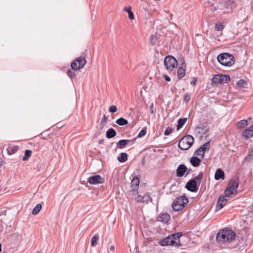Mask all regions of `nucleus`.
Returning <instances> with one entry per match:
<instances>
[{
	"label": "nucleus",
	"instance_id": "9b49d317",
	"mask_svg": "<svg viewBox=\"0 0 253 253\" xmlns=\"http://www.w3.org/2000/svg\"><path fill=\"white\" fill-rule=\"evenodd\" d=\"M197 184L194 180H189L186 185V188L190 191L196 192L198 190Z\"/></svg>",
	"mask_w": 253,
	"mask_h": 253
},
{
	"label": "nucleus",
	"instance_id": "a18cd8bd",
	"mask_svg": "<svg viewBox=\"0 0 253 253\" xmlns=\"http://www.w3.org/2000/svg\"><path fill=\"white\" fill-rule=\"evenodd\" d=\"M190 99V96L189 94H185L184 97V100L185 102H189Z\"/></svg>",
	"mask_w": 253,
	"mask_h": 253
},
{
	"label": "nucleus",
	"instance_id": "4be33fe9",
	"mask_svg": "<svg viewBox=\"0 0 253 253\" xmlns=\"http://www.w3.org/2000/svg\"><path fill=\"white\" fill-rule=\"evenodd\" d=\"M117 134L114 129L111 128L106 131V136L107 138H111L115 137Z\"/></svg>",
	"mask_w": 253,
	"mask_h": 253
},
{
	"label": "nucleus",
	"instance_id": "1a4fd4ad",
	"mask_svg": "<svg viewBox=\"0 0 253 253\" xmlns=\"http://www.w3.org/2000/svg\"><path fill=\"white\" fill-rule=\"evenodd\" d=\"M104 179L99 175H95L88 178L87 182L90 184H97L103 183Z\"/></svg>",
	"mask_w": 253,
	"mask_h": 253
},
{
	"label": "nucleus",
	"instance_id": "2eb2a0df",
	"mask_svg": "<svg viewBox=\"0 0 253 253\" xmlns=\"http://www.w3.org/2000/svg\"><path fill=\"white\" fill-rule=\"evenodd\" d=\"M187 169V168L184 165L181 164L180 165L176 170V175L178 177H182L184 174L186 170Z\"/></svg>",
	"mask_w": 253,
	"mask_h": 253
},
{
	"label": "nucleus",
	"instance_id": "de8ad7c7",
	"mask_svg": "<svg viewBox=\"0 0 253 253\" xmlns=\"http://www.w3.org/2000/svg\"><path fill=\"white\" fill-rule=\"evenodd\" d=\"M164 77L167 82H169L170 81V78L168 76L164 75Z\"/></svg>",
	"mask_w": 253,
	"mask_h": 253
},
{
	"label": "nucleus",
	"instance_id": "a211bd4d",
	"mask_svg": "<svg viewBox=\"0 0 253 253\" xmlns=\"http://www.w3.org/2000/svg\"><path fill=\"white\" fill-rule=\"evenodd\" d=\"M185 66L184 65L182 67H179L177 70V78L181 80L185 75Z\"/></svg>",
	"mask_w": 253,
	"mask_h": 253
},
{
	"label": "nucleus",
	"instance_id": "4468645a",
	"mask_svg": "<svg viewBox=\"0 0 253 253\" xmlns=\"http://www.w3.org/2000/svg\"><path fill=\"white\" fill-rule=\"evenodd\" d=\"M158 38L157 32L155 31L152 33L149 38V42L151 45H154L158 42Z\"/></svg>",
	"mask_w": 253,
	"mask_h": 253
},
{
	"label": "nucleus",
	"instance_id": "bb28decb",
	"mask_svg": "<svg viewBox=\"0 0 253 253\" xmlns=\"http://www.w3.org/2000/svg\"><path fill=\"white\" fill-rule=\"evenodd\" d=\"M187 121V118H184L182 119H179L178 120V125L176 126L177 130H179L185 124L186 122Z\"/></svg>",
	"mask_w": 253,
	"mask_h": 253
},
{
	"label": "nucleus",
	"instance_id": "b1692460",
	"mask_svg": "<svg viewBox=\"0 0 253 253\" xmlns=\"http://www.w3.org/2000/svg\"><path fill=\"white\" fill-rule=\"evenodd\" d=\"M150 199V196L148 195H145L143 197H141L140 195H139L136 199L138 201H140L142 202H147Z\"/></svg>",
	"mask_w": 253,
	"mask_h": 253
},
{
	"label": "nucleus",
	"instance_id": "e433bc0d",
	"mask_svg": "<svg viewBox=\"0 0 253 253\" xmlns=\"http://www.w3.org/2000/svg\"><path fill=\"white\" fill-rule=\"evenodd\" d=\"M146 133V129L145 128H143L140 130V131L139 132L137 137V138H141L144 135H145Z\"/></svg>",
	"mask_w": 253,
	"mask_h": 253
},
{
	"label": "nucleus",
	"instance_id": "423d86ee",
	"mask_svg": "<svg viewBox=\"0 0 253 253\" xmlns=\"http://www.w3.org/2000/svg\"><path fill=\"white\" fill-rule=\"evenodd\" d=\"M164 65L167 70L171 71L177 68V60L173 56L169 55L164 59Z\"/></svg>",
	"mask_w": 253,
	"mask_h": 253
},
{
	"label": "nucleus",
	"instance_id": "6e6d98bb",
	"mask_svg": "<svg viewBox=\"0 0 253 253\" xmlns=\"http://www.w3.org/2000/svg\"><path fill=\"white\" fill-rule=\"evenodd\" d=\"M1 251V244L0 243V253Z\"/></svg>",
	"mask_w": 253,
	"mask_h": 253
},
{
	"label": "nucleus",
	"instance_id": "7c9ffc66",
	"mask_svg": "<svg viewBox=\"0 0 253 253\" xmlns=\"http://www.w3.org/2000/svg\"><path fill=\"white\" fill-rule=\"evenodd\" d=\"M42 209V205L41 204H38L34 208L32 211V214L33 215L37 214Z\"/></svg>",
	"mask_w": 253,
	"mask_h": 253
},
{
	"label": "nucleus",
	"instance_id": "dca6fc26",
	"mask_svg": "<svg viewBox=\"0 0 253 253\" xmlns=\"http://www.w3.org/2000/svg\"><path fill=\"white\" fill-rule=\"evenodd\" d=\"M239 185V178L237 177H233L230 181L229 186L231 188H234L237 190Z\"/></svg>",
	"mask_w": 253,
	"mask_h": 253
},
{
	"label": "nucleus",
	"instance_id": "ea45409f",
	"mask_svg": "<svg viewBox=\"0 0 253 253\" xmlns=\"http://www.w3.org/2000/svg\"><path fill=\"white\" fill-rule=\"evenodd\" d=\"M67 73V75H68V76L69 77H70L71 78H73L76 76L75 72L71 70H68Z\"/></svg>",
	"mask_w": 253,
	"mask_h": 253
},
{
	"label": "nucleus",
	"instance_id": "a878e982",
	"mask_svg": "<svg viewBox=\"0 0 253 253\" xmlns=\"http://www.w3.org/2000/svg\"><path fill=\"white\" fill-rule=\"evenodd\" d=\"M99 240V236L97 234H95L91 239V247H95L97 245L98 241Z\"/></svg>",
	"mask_w": 253,
	"mask_h": 253
},
{
	"label": "nucleus",
	"instance_id": "4d7b16f0",
	"mask_svg": "<svg viewBox=\"0 0 253 253\" xmlns=\"http://www.w3.org/2000/svg\"><path fill=\"white\" fill-rule=\"evenodd\" d=\"M151 111L152 113H153L154 112V111L152 108H151Z\"/></svg>",
	"mask_w": 253,
	"mask_h": 253
},
{
	"label": "nucleus",
	"instance_id": "f257e3e1",
	"mask_svg": "<svg viewBox=\"0 0 253 253\" xmlns=\"http://www.w3.org/2000/svg\"><path fill=\"white\" fill-rule=\"evenodd\" d=\"M235 238V233L228 228L220 230L216 236L217 241L220 243H230L234 240Z\"/></svg>",
	"mask_w": 253,
	"mask_h": 253
},
{
	"label": "nucleus",
	"instance_id": "473e14b6",
	"mask_svg": "<svg viewBox=\"0 0 253 253\" xmlns=\"http://www.w3.org/2000/svg\"><path fill=\"white\" fill-rule=\"evenodd\" d=\"M247 85V82L244 80H240L237 83V85L240 88H245Z\"/></svg>",
	"mask_w": 253,
	"mask_h": 253
},
{
	"label": "nucleus",
	"instance_id": "4c0bfd02",
	"mask_svg": "<svg viewBox=\"0 0 253 253\" xmlns=\"http://www.w3.org/2000/svg\"><path fill=\"white\" fill-rule=\"evenodd\" d=\"M200 149L205 153L206 150L209 148V142L205 143L202 146H201Z\"/></svg>",
	"mask_w": 253,
	"mask_h": 253
},
{
	"label": "nucleus",
	"instance_id": "6ab92c4d",
	"mask_svg": "<svg viewBox=\"0 0 253 253\" xmlns=\"http://www.w3.org/2000/svg\"><path fill=\"white\" fill-rule=\"evenodd\" d=\"M214 178L216 180L223 179L224 178V171L221 169H218L215 171Z\"/></svg>",
	"mask_w": 253,
	"mask_h": 253
},
{
	"label": "nucleus",
	"instance_id": "09e8293b",
	"mask_svg": "<svg viewBox=\"0 0 253 253\" xmlns=\"http://www.w3.org/2000/svg\"><path fill=\"white\" fill-rule=\"evenodd\" d=\"M140 95L141 97H144L143 92L142 90L140 91Z\"/></svg>",
	"mask_w": 253,
	"mask_h": 253
},
{
	"label": "nucleus",
	"instance_id": "a19ab883",
	"mask_svg": "<svg viewBox=\"0 0 253 253\" xmlns=\"http://www.w3.org/2000/svg\"><path fill=\"white\" fill-rule=\"evenodd\" d=\"M18 150V149L16 147H12L9 148L8 150V152L9 154H12L16 152Z\"/></svg>",
	"mask_w": 253,
	"mask_h": 253
},
{
	"label": "nucleus",
	"instance_id": "603ef678",
	"mask_svg": "<svg viewBox=\"0 0 253 253\" xmlns=\"http://www.w3.org/2000/svg\"><path fill=\"white\" fill-rule=\"evenodd\" d=\"M167 157L166 155H165L164 156H163V158H162L163 160H164Z\"/></svg>",
	"mask_w": 253,
	"mask_h": 253
},
{
	"label": "nucleus",
	"instance_id": "412c9836",
	"mask_svg": "<svg viewBox=\"0 0 253 253\" xmlns=\"http://www.w3.org/2000/svg\"><path fill=\"white\" fill-rule=\"evenodd\" d=\"M130 141V140L127 139H122L119 140L117 143V146L118 148L122 149L125 147Z\"/></svg>",
	"mask_w": 253,
	"mask_h": 253
},
{
	"label": "nucleus",
	"instance_id": "f704fd0d",
	"mask_svg": "<svg viewBox=\"0 0 253 253\" xmlns=\"http://www.w3.org/2000/svg\"><path fill=\"white\" fill-rule=\"evenodd\" d=\"M194 154L198 156H201L202 158L204 156L205 153L200 149V147L198 148L195 152Z\"/></svg>",
	"mask_w": 253,
	"mask_h": 253
},
{
	"label": "nucleus",
	"instance_id": "79ce46f5",
	"mask_svg": "<svg viewBox=\"0 0 253 253\" xmlns=\"http://www.w3.org/2000/svg\"><path fill=\"white\" fill-rule=\"evenodd\" d=\"M215 30L218 31H222L224 27L221 24H216L215 26Z\"/></svg>",
	"mask_w": 253,
	"mask_h": 253
},
{
	"label": "nucleus",
	"instance_id": "6e6552de",
	"mask_svg": "<svg viewBox=\"0 0 253 253\" xmlns=\"http://www.w3.org/2000/svg\"><path fill=\"white\" fill-rule=\"evenodd\" d=\"M86 64V60L84 57L81 56L75 60L71 64L73 70H78L83 68Z\"/></svg>",
	"mask_w": 253,
	"mask_h": 253
},
{
	"label": "nucleus",
	"instance_id": "7ed1b4c3",
	"mask_svg": "<svg viewBox=\"0 0 253 253\" xmlns=\"http://www.w3.org/2000/svg\"><path fill=\"white\" fill-rule=\"evenodd\" d=\"M217 60L221 65L226 67H231L235 63L234 56L227 52L219 54L217 57Z\"/></svg>",
	"mask_w": 253,
	"mask_h": 253
},
{
	"label": "nucleus",
	"instance_id": "f3484780",
	"mask_svg": "<svg viewBox=\"0 0 253 253\" xmlns=\"http://www.w3.org/2000/svg\"><path fill=\"white\" fill-rule=\"evenodd\" d=\"M170 220V215L167 213H164L159 216V221L166 224Z\"/></svg>",
	"mask_w": 253,
	"mask_h": 253
},
{
	"label": "nucleus",
	"instance_id": "72a5a7b5",
	"mask_svg": "<svg viewBox=\"0 0 253 253\" xmlns=\"http://www.w3.org/2000/svg\"><path fill=\"white\" fill-rule=\"evenodd\" d=\"M32 153V151L30 150H25L24 156L23 157V160L26 161L27 160H28L29 158L31 156Z\"/></svg>",
	"mask_w": 253,
	"mask_h": 253
},
{
	"label": "nucleus",
	"instance_id": "8fccbe9b",
	"mask_svg": "<svg viewBox=\"0 0 253 253\" xmlns=\"http://www.w3.org/2000/svg\"><path fill=\"white\" fill-rule=\"evenodd\" d=\"M110 250L112 252H114V250H115V247L114 246H111L110 248Z\"/></svg>",
	"mask_w": 253,
	"mask_h": 253
},
{
	"label": "nucleus",
	"instance_id": "ddd939ff",
	"mask_svg": "<svg viewBox=\"0 0 253 253\" xmlns=\"http://www.w3.org/2000/svg\"><path fill=\"white\" fill-rule=\"evenodd\" d=\"M227 199L224 196H220L217 202L216 210L221 209L226 204Z\"/></svg>",
	"mask_w": 253,
	"mask_h": 253
},
{
	"label": "nucleus",
	"instance_id": "393cba45",
	"mask_svg": "<svg viewBox=\"0 0 253 253\" xmlns=\"http://www.w3.org/2000/svg\"><path fill=\"white\" fill-rule=\"evenodd\" d=\"M118 161L121 163H124L127 160V154L126 153H122L120 156L118 157Z\"/></svg>",
	"mask_w": 253,
	"mask_h": 253
},
{
	"label": "nucleus",
	"instance_id": "2f4dec72",
	"mask_svg": "<svg viewBox=\"0 0 253 253\" xmlns=\"http://www.w3.org/2000/svg\"><path fill=\"white\" fill-rule=\"evenodd\" d=\"M248 121L247 120H242L239 121L237 124V126L238 128H244L247 126Z\"/></svg>",
	"mask_w": 253,
	"mask_h": 253
},
{
	"label": "nucleus",
	"instance_id": "864d4df0",
	"mask_svg": "<svg viewBox=\"0 0 253 253\" xmlns=\"http://www.w3.org/2000/svg\"><path fill=\"white\" fill-rule=\"evenodd\" d=\"M167 157L166 155H165L164 156H163V158H162L163 160H164Z\"/></svg>",
	"mask_w": 253,
	"mask_h": 253
},
{
	"label": "nucleus",
	"instance_id": "3c124183",
	"mask_svg": "<svg viewBox=\"0 0 253 253\" xmlns=\"http://www.w3.org/2000/svg\"><path fill=\"white\" fill-rule=\"evenodd\" d=\"M104 141V139H100V140H99L98 143L100 144H102L103 143Z\"/></svg>",
	"mask_w": 253,
	"mask_h": 253
},
{
	"label": "nucleus",
	"instance_id": "9d476101",
	"mask_svg": "<svg viewBox=\"0 0 253 253\" xmlns=\"http://www.w3.org/2000/svg\"><path fill=\"white\" fill-rule=\"evenodd\" d=\"M139 179L137 177H134L131 182V189L133 195L137 193V190L139 185Z\"/></svg>",
	"mask_w": 253,
	"mask_h": 253
},
{
	"label": "nucleus",
	"instance_id": "20e7f679",
	"mask_svg": "<svg viewBox=\"0 0 253 253\" xmlns=\"http://www.w3.org/2000/svg\"><path fill=\"white\" fill-rule=\"evenodd\" d=\"M194 142L192 136L187 135L182 137L178 143V146L182 150H187L192 146Z\"/></svg>",
	"mask_w": 253,
	"mask_h": 253
},
{
	"label": "nucleus",
	"instance_id": "c9c22d12",
	"mask_svg": "<svg viewBox=\"0 0 253 253\" xmlns=\"http://www.w3.org/2000/svg\"><path fill=\"white\" fill-rule=\"evenodd\" d=\"M108 120V118L104 115L103 119L100 122L101 129H103L106 124V122Z\"/></svg>",
	"mask_w": 253,
	"mask_h": 253
},
{
	"label": "nucleus",
	"instance_id": "39448f33",
	"mask_svg": "<svg viewBox=\"0 0 253 253\" xmlns=\"http://www.w3.org/2000/svg\"><path fill=\"white\" fill-rule=\"evenodd\" d=\"M188 200L184 196H181L176 198L172 204V208L175 211L182 210L188 204Z\"/></svg>",
	"mask_w": 253,
	"mask_h": 253
},
{
	"label": "nucleus",
	"instance_id": "5fc2aeb1",
	"mask_svg": "<svg viewBox=\"0 0 253 253\" xmlns=\"http://www.w3.org/2000/svg\"><path fill=\"white\" fill-rule=\"evenodd\" d=\"M153 103H151V106H150V108H153Z\"/></svg>",
	"mask_w": 253,
	"mask_h": 253
},
{
	"label": "nucleus",
	"instance_id": "49530a36",
	"mask_svg": "<svg viewBox=\"0 0 253 253\" xmlns=\"http://www.w3.org/2000/svg\"><path fill=\"white\" fill-rule=\"evenodd\" d=\"M197 79L195 78H193V81L191 82V84L192 85H195L196 84Z\"/></svg>",
	"mask_w": 253,
	"mask_h": 253
},
{
	"label": "nucleus",
	"instance_id": "5701e85b",
	"mask_svg": "<svg viewBox=\"0 0 253 253\" xmlns=\"http://www.w3.org/2000/svg\"><path fill=\"white\" fill-rule=\"evenodd\" d=\"M124 10V11L127 12L129 19L133 20L134 19V16L132 11H131V7L130 6L125 7Z\"/></svg>",
	"mask_w": 253,
	"mask_h": 253
},
{
	"label": "nucleus",
	"instance_id": "0eeeda50",
	"mask_svg": "<svg viewBox=\"0 0 253 253\" xmlns=\"http://www.w3.org/2000/svg\"><path fill=\"white\" fill-rule=\"evenodd\" d=\"M230 78L228 75L222 74H217L214 75L212 79V84H225L229 82Z\"/></svg>",
	"mask_w": 253,
	"mask_h": 253
},
{
	"label": "nucleus",
	"instance_id": "37998d69",
	"mask_svg": "<svg viewBox=\"0 0 253 253\" xmlns=\"http://www.w3.org/2000/svg\"><path fill=\"white\" fill-rule=\"evenodd\" d=\"M111 113H115L117 111V108L115 105H111L109 109Z\"/></svg>",
	"mask_w": 253,
	"mask_h": 253
},
{
	"label": "nucleus",
	"instance_id": "f03ea898",
	"mask_svg": "<svg viewBox=\"0 0 253 253\" xmlns=\"http://www.w3.org/2000/svg\"><path fill=\"white\" fill-rule=\"evenodd\" d=\"M180 232L177 233L172 235L168 236L166 238L161 240L160 244L163 246H173L175 247H179L181 246L179 238L182 236Z\"/></svg>",
	"mask_w": 253,
	"mask_h": 253
},
{
	"label": "nucleus",
	"instance_id": "c756f323",
	"mask_svg": "<svg viewBox=\"0 0 253 253\" xmlns=\"http://www.w3.org/2000/svg\"><path fill=\"white\" fill-rule=\"evenodd\" d=\"M116 123L120 126H124L128 124L127 121L124 118H120L117 119Z\"/></svg>",
	"mask_w": 253,
	"mask_h": 253
},
{
	"label": "nucleus",
	"instance_id": "f8f14e48",
	"mask_svg": "<svg viewBox=\"0 0 253 253\" xmlns=\"http://www.w3.org/2000/svg\"><path fill=\"white\" fill-rule=\"evenodd\" d=\"M242 135L245 139H249L253 137V125L246 129L242 133Z\"/></svg>",
	"mask_w": 253,
	"mask_h": 253
},
{
	"label": "nucleus",
	"instance_id": "c03bdc74",
	"mask_svg": "<svg viewBox=\"0 0 253 253\" xmlns=\"http://www.w3.org/2000/svg\"><path fill=\"white\" fill-rule=\"evenodd\" d=\"M172 129L171 128L168 127L165 131V135H168L172 132Z\"/></svg>",
	"mask_w": 253,
	"mask_h": 253
},
{
	"label": "nucleus",
	"instance_id": "cd10ccee",
	"mask_svg": "<svg viewBox=\"0 0 253 253\" xmlns=\"http://www.w3.org/2000/svg\"><path fill=\"white\" fill-rule=\"evenodd\" d=\"M203 176V172H200L198 175L195 176L192 180H194L195 182L199 185L201 183V180Z\"/></svg>",
	"mask_w": 253,
	"mask_h": 253
},
{
	"label": "nucleus",
	"instance_id": "aec40b11",
	"mask_svg": "<svg viewBox=\"0 0 253 253\" xmlns=\"http://www.w3.org/2000/svg\"><path fill=\"white\" fill-rule=\"evenodd\" d=\"M201 160L197 157H192L190 159V163L194 167H198L201 163Z\"/></svg>",
	"mask_w": 253,
	"mask_h": 253
},
{
	"label": "nucleus",
	"instance_id": "c85d7f7f",
	"mask_svg": "<svg viewBox=\"0 0 253 253\" xmlns=\"http://www.w3.org/2000/svg\"><path fill=\"white\" fill-rule=\"evenodd\" d=\"M236 190L234 188L228 187L224 191V194L226 197H230L232 195L235 191Z\"/></svg>",
	"mask_w": 253,
	"mask_h": 253
},
{
	"label": "nucleus",
	"instance_id": "58836bf2",
	"mask_svg": "<svg viewBox=\"0 0 253 253\" xmlns=\"http://www.w3.org/2000/svg\"><path fill=\"white\" fill-rule=\"evenodd\" d=\"M234 3L233 0H226L225 1V4L226 6V8L229 9L231 5H232Z\"/></svg>",
	"mask_w": 253,
	"mask_h": 253
}]
</instances>
